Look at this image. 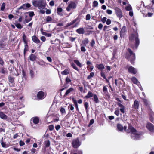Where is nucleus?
I'll use <instances>...</instances> for the list:
<instances>
[{
	"mask_svg": "<svg viewBox=\"0 0 154 154\" xmlns=\"http://www.w3.org/2000/svg\"><path fill=\"white\" fill-rule=\"evenodd\" d=\"M45 146L44 147L45 148L49 147L50 145V142L49 140H48L45 141Z\"/></svg>",
	"mask_w": 154,
	"mask_h": 154,
	"instance_id": "nucleus-34",
	"label": "nucleus"
},
{
	"mask_svg": "<svg viewBox=\"0 0 154 154\" xmlns=\"http://www.w3.org/2000/svg\"><path fill=\"white\" fill-rule=\"evenodd\" d=\"M95 44V42L94 39H92L90 43L91 47H93Z\"/></svg>",
	"mask_w": 154,
	"mask_h": 154,
	"instance_id": "nucleus-57",
	"label": "nucleus"
},
{
	"mask_svg": "<svg viewBox=\"0 0 154 154\" xmlns=\"http://www.w3.org/2000/svg\"><path fill=\"white\" fill-rule=\"evenodd\" d=\"M23 40L25 44V45H28V38L26 37L25 34L24 33L23 35Z\"/></svg>",
	"mask_w": 154,
	"mask_h": 154,
	"instance_id": "nucleus-25",
	"label": "nucleus"
},
{
	"mask_svg": "<svg viewBox=\"0 0 154 154\" xmlns=\"http://www.w3.org/2000/svg\"><path fill=\"white\" fill-rule=\"evenodd\" d=\"M125 35V26H124L120 32V36L121 38H124Z\"/></svg>",
	"mask_w": 154,
	"mask_h": 154,
	"instance_id": "nucleus-14",
	"label": "nucleus"
},
{
	"mask_svg": "<svg viewBox=\"0 0 154 154\" xmlns=\"http://www.w3.org/2000/svg\"><path fill=\"white\" fill-rule=\"evenodd\" d=\"M96 67L98 69L102 70L105 68L103 64H97L96 65Z\"/></svg>",
	"mask_w": 154,
	"mask_h": 154,
	"instance_id": "nucleus-23",
	"label": "nucleus"
},
{
	"mask_svg": "<svg viewBox=\"0 0 154 154\" xmlns=\"http://www.w3.org/2000/svg\"><path fill=\"white\" fill-rule=\"evenodd\" d=\"M0 142L1 145L3 148H6L9 147V145L8 144H6L5 143L3 142V138L0 140Z\"/></svg>",
	"mask_w": 154,
	"mask_h": 154,
	"instance_id": "nucleus-29",
	"label": "nucleus"
},
{
	"mask_svg": "<svg viewBox=\"0 0 154 154\" xmlns=\"http://www.w3.org/2000/svg\"><path fill=\"white\" fill-rule=\"evenodd\" d=\"M29 50V48H24V51H23V54L24 56H25L26 52L28 51Z\"/></svg>",
	"mask_w": 154,
	"mask_h": 154,
	"instance_id": "nucleus-62",
	"label": "nucleus"
},
{
	"mask_svg": "<svg viewBox=\"0 0 154 154\" xmlns=\"http://www.w3.org/2000/svg\"><path fill=\"white\" fill-rule=\"evenodd\" d=\"M73 91H74V89H73V88L72 87L69 88V89H68L66 91V92H65L64 95L63 96V97H65L66 96H67L70 93L73 92Z\"/></svg>",
	"mask_w": 154,
	"mask_h": 154,
	"instance_id": "nucleus-17",
	"label": "nucleus"
},
{
	"mask_svg": "<svg viewBox=\"0 0 154 154\" xmlns=\"http://www.w3.org/2000/svg\"><path fill=\"white\" fill-rule=\"evenodd\" d=\"M46 18V23H50L51 22L52 19L51 17L50 16H47Z\"/></svg>",
	"mask_w": 154,
	"mask_h": 154,
	"instance_id": "nucleus-35",
	"label": "nucleus"
},
{
	"mask_svg": "<svg viewBox=\"0 0 154 154\" xmlns=\"http://www.w3.org/2000/svg\"><path fill=\"white\" fill-rule=\"evenodd\" d=\"M101 76L103 79H106V77L105 76V74L102 71H101L100 73Z\"/></svg>",
	"mask_w": 154,
	"mask_h": 154,
	"instance_id": "nucleus-59",
	"label": "nucleus"
},
{
	"mask_svg": "<svg viewBox=\"0 0 154 154\" xmlns=\"http://www.w3.org/2000/svg\"><path fill=\"white\" fill-rule=\"evenodd\" d=\"M65 80L67 84L69 83V82H71V80L68 77H67L66 78Z\"/></svg>",
	"mask_w": 154,
	"mask_h": 154,
	"instance_id": "nucleus-58",
	"label": "nucleus"
},
{
	"mask_svg": "<svg viewBox=\"0 0 154 154\" xmlns=\"http://www.w3.org/2000/svg\"><path fill=\"white\" fill-rule=\"evenodd\" d=\"M94 75V73L93 72H91L90 73V75H88L87 77V79L89 80L91 79L93 77Z\"/></svg>",
	"mask_w": 154,
	"mask_h": 154,
	"instance_id": "nucleus-43",
	"label": "nucleus"
},
{
	"mask_svg": "<svg viewBox=\"0 0 154 154\" xmlns=\"http://www.w3.org/2000/svg\"><path fill=\"white\" fill-rule=\"evenodd\" d=\"M4 62L2 58L0 56V65L1 66H3L4 64Z\"/></svg>",
	"mask_w": 154,
	"mask_h": 154,
	"instance_id": "nucleus-61",
	"label": "nucleus"
},
{
	"mask_svg": "<svg viewBox=\"0 0 154 154\" xmlns=\"http://www.w3.org/2000/svg\"><path fill=\"white\" fill-rule=\"evenodd\" d=\"M57 11L58 14L60 15L61 14L60 13L61 12L63 11V9L61 8L58 7L57 8Z\"/></svg>",
	"mask_w": 154,
	"mask_h": 154,
	"instance_id": "nucleus-41",
	"label": "nucleus"
},
{
	"mask_svg": "<svg viewBox=\"0 0 154 154\" xmlns=\"http://www.w3.org/2000/svg\"><path fill=\"white\" fill-rule=\"evenodd\" d=\"M31 6L30 4L29 3H27L23 4V5L19 7L18 8V10H20L21 9H23L24 10H26L27 8H30Z\"/></svg>",
	"mask_w": 154,
	"mask_h": 154,
	"instance_id": "nucleus-10",
	"label": "nucleus"
},
{
	"mask_svg": "<svg viewBox=\"0 0 154 154\" xmlns=\"http://www.w3.org/2000/svg\"><path fill=\"white\" fill-rule=\"evenodd\" d=\"M33 5L35 7H38L40 10L44 9L46 7L44 0H34L32 1Z\"/></svg>",
	"mask_w": 154,
	"mask_h": 154,
	"instance_id": "nucleus-2",
	"label": "nucleus"
},
{
	"mask_svg": "<svg viewBox=\"0 0 154 154\" xmlns=\"http://www.w3.org/2000/svg\"><path fill=\"white\" fill-rule=\"evenodd\" d=\"M82 84H83L84 87L85 88H86V87L88 85V83L87 82L85 81V80L83 81V82H82Z\"/></svg>",
	"mask_w": 154,
	"mask_h": 154,
	"instance_id": "nucleus-47",
	"label": "nucleus"
},
{
	"mask_svg": "<svg viewBox=\"0 0 154 154\" xmlns=\"http://www.w3.org/2000/svg\"><path fill=\"white\" fill-rule=\"evenodd\" d=\"M0 117L3 119H6L8 118V116L3 112H0Z\"/></svg>",
	"mask_w": 154,
	"mask_h": 154,
	"instance_id": "nucleus-28",
	"label": "nucleus"
},
{
	"mask_svg": "<svg viewBox=\"0 0 154 154\" xmlns=\"http://www.w3.org/2000/svg\"><path fill=\"white\" fill-rule=\"evenodd\" d=\"M76 32L79 34H83L84 33V30L83 28H80L76 30Z\"/></svg>",
	"mask_w": 154,
	"mask_h": 154,
	"instance_id": "nucleus-26",
	"label": "nucleus"
},
{
	"mask_svg": "<svg viewBox=\"0 0 154 154\" xmlns=\"http://www.w3.org/2000/svg\"><path fill=\"white\" fill-rule=\"evenodd\" d=\"M112 57L111 58V60L112 61H115L116 59V52L115 51H113L112 53Z\"/></svg>",
	"mask_w": 154,
	"mask_h": 154,
	"instance_id": "nucleus-37",
	"label": "nucleus"
},
{
	"mask_svg": "<svg viewBox=\"0 0 154 154\" xmlns=\"http://www.w3.org/2000/svg\"><path fill=\"white\" fill-rule=\"evenodd\" d=\"M86 64L88 65L87 66V68L88 69L90 66H91V65H92V64L91 62L89 61V60H87L86 62Z\"/></svg>",
	"mask_w": 154,
	"mask_h": 154,
	"instance_id": "nucleus-46",
	"label": "nucleus"
},
{
	"mask_svg": "<svg viewBox=\"0 0 154 154\" xmlns=\"http://www.w3.org/2000/svg\"><path fill=\"white\" fill-rule=\"evenodd\" d=\"M117 130L121 132L123 130L125 131V126L124 127L120 124L118 123L117 125Z\"/></svg>",
	"mask_w": 154,
	"mask_h": 154,
	"instance_id": "nucleus-13",
	"label": "nucleus"
},
{
	"mask_svg": "<svg viewBox=\"0 0 154 154\" xmlns=\"http://www.w3.org/2000/svg\"><path fill=\"white\" fill-rule=\"evenodd\" d=\"M128 72L130 73H132L134 74H135L137 72L136 69L132 66L130 67L128 69Z\"/></svg>",
	"mask_w": 154,
	"mask_h": 154,
	"instance_id": "nucleus-18",
	"label": "nucleus"
},
{
	"mask_svg": "<svg viewBox=\"0 0 154 154\" xmlns=\"http://www.w3.org/2000/svg\"><path fill=\"white\" fill-rule=\"evenodd\" d=\"M68 109L71 111H73L74 109V107L72 105L69 104L68 106Z\"/></svg>",
	"mask_w": 154,
	"mask_h": 154,
	"instance_id": "nucleus-51",
	"label": "nucleus"
},
{
	"mask_svg": "<svg viewBox=\"0 0 154 154\" xmlns=\"http://www.w3.org/2000/svg\"><path fill=\"white\" fill-rule=\"evenodd\" d=\"M129 130L131 133V137L134 140H139L140 138V134H138L137 131L131 126L129 125Z\"/></svg>",
	"mask_w": 154,
	"mask_h": 154,
	"instance_id": "nucleus-3",
	"label": "nucleus"
},
{
	"mask_svg": "<svg viewBox=\"0 0 154 154\" xmlns=\"http://www.w3.org/2000/svg\"><path fill=\"white\" fill-rule=\"evenodd\" d=\"M115 9L117 17L120 19L122 16L121 10L118 8H116Z\"/></svg>",
	"mask_w": 154,
	"mask_h": 154,
	"instance_id": "nucleus-9",
	"label": "nucleus"
},
{
	"mask_svg": "<svg viewBox=\"0 0 154 154\" xmlns=\"http://www.w3.org/2000/svg\"><path fill=\"white\" fill-rule=\"evenodd\" d=\"M6 46V45L4 43L3 41H0V48H4Z\"/></svg>",
	"mask_w": 154,
	"mask_h": 154,
	"instance_id": "nucleus-45",
	"label": "nucleus"
},
{
	"mask_svg": "<svg viewBox=\"0 0 154 154\" xmlns=\"http://www.w3.org/2000/svg\"><path fill=\"white\" fill-rule=\"evenodd\" d=\"M93 97L92 99L95 103H97L99 102V100L96 94H93L91 91H89L85 98L86 99H88Z\"/></svg>",
	"mask_w": 154,
	"mask_h": 154,
	"instance_id": "nucleus-5",
	"label": "nucleus"
},
{
	"mask_svg": "<svg viewBox=\"0 0 154 154\" xmlns=\"http://www.w3.org/2000/svg\"><path fill=\"white\" fill-rule=\"evenodd\" d=\"M73 61L74 63L79 68H81L82 67V65L81 63L78 60H73Z\"/></svg>",
	"mask_w": 154,
	"mask_h": 154,
	"instance_id": "nucleus-30",
	"label": "nucleus"
},
{
	"mask_svg": "<svg viewBox=\"0 0 154 154\" xmlns=\"http://www.w3.org/2000/svg\"><path fill=\"white\" fill-rule=\"evenodd\" d=\"M138 34L137 31H134V33L129 36V39L130 41H133L134 40L135 41V47L132 45L130 46L133 49H136L139 45L140 41L138 38Z\"/></svg>",
	"mask_w": 154,
	"mask_h": 154,
	"instance_id": "nucleus-1",
	"label": "nucleus"
},
{
	"mask_svg": "<svg viewBox=\"0 0 154 154\" xmlns=\"http://www.w3.org/2000/svg\"><path fill=\"white\" fill-rule=\"evenodd\" d=\"M81 142L80 141L79 137L73 139L71 143L72 147L75 149L78 148L81 145Z\"/></svg>",
	"mask_w": 154,
	"mask_h": 154,
	"instance_id": "nucleus-6",
	"label": "nucleus"
},
{
	"mask_svg": "<svg viewBox=\"0 0 154 154\" xmlns=\"http://www.w3.org/2000/svg\"><path fill=\"white\" fill-rule=\"evenodd\" d=\"M127 2H128L126 0V10L128 11L132 10V8L130 5L128 4V5H126Z\"/></svg>",
	"mask_w": 154,
	"mask_h": 154,
	"instance_id": "nucleus-31",
	"label": "nucleus"
},
{
	"mask_svg": "<svg viewBox=\"0 0 154 154\" xmlns=\"http://www.w3.org/2000/svg\"><path fill=\"white\" fill-rule=\"evenodd\" d=\"M54 128V125H50L48 126V129L50 131H52Z\"/></svg>",
	"mask_w": 154,
	"mask_h": 154,
	"instance_id": "nucleus-60",
	"label": "nucleus"
},
{
	"mask_svg": "<svg viewBox=\"0 0 154 154\" xmlns=\"http://www.w3.org/2000/svg\"><path fill=\"white\" fill-rule=\"evenodd\" d=\"M8 79L9 82L10 83L12 84L13 83H14V78L12 77L11 76H9L8 77Z\"/></svg>",
	"mask_w": 154,
	"mask_h": 154,
	"instance_id": "nucleus-36",
	"label": "nucleus"
},
{
	"mask_svg": "<svg viewBox=\"0 0 154 154\" xmlns=\"http://www.w3.org/2000/svg\"><path fill=\"white\" fill-rule=\"evenodd\" d=\"M32 40L35 43L38 44L40 42V40L35 35H34L32 37Z\"/></svg>",
	"mask_w": 154,
	"mask_h": 154,
	"instance_id": "nucleus-21",
	"label": "nucleus"
},
{
	"mask_svg": "<svg viewBox=\"0 0 154 154\" xmlns=\"http://www.w3.org/2000/svg\"><path fill=\"white\" fill-rule=\"evenodd\" d=\"M78 20V18H76V19L73 20L72 21H71L70 23H68L66 26H65V28H66L67 27H68L70 26L71 25L75 23Z\"/></svg>",
	"mask_w": 154,
	"mask_h": 154,
	"instance_id": "nucleus-20",
	"label": "nucleus"
},
{
	"mask_svg": "<svg viewBox=\"0 0 154 154\" xmlns=\"http://www.w3.org/2000/svg\"><path fill=\"white\" fill-rule=\"evenodd\" d=\"M147 128L151 132H154V126L153 124L148 123L146 125Z\"/></svg>",
	"mask_w": 154,
	"mask_h": 154,
	"instance_id": "nucleus-12",
	"label": "nucleus"
},
{
	"mask_svg": "<svg viewBox=\"0 0 154 154\" xmlns=\"http://www.w3.org/2000/svg\"><path fill=\"white\" fill-rule=\"evenodd\" d=\"M89 42V40L87 38H85L82 41V43L84 46H86Z\"/></svg>",
	"mask_w": 154,
	"mask_h": 154,
	"instance_id": "nucleus-38",
	"label": "nucleus"
},
{
	"mask_svg": "<svg viewBox=\"0 0 154 154\" xmlns=\"http://www.w3.org/2000/svg\"><path fill=\"white\" fill-rule=\"evenodd\" d=\"M25 14H29V16L32 18L35 15L34 12L32 11L26 12Z\"/></svg>",
	"mask_w": 154,
	"mask_h": 154,
	"instance_id": "nucleus-40",
	"label": "nucleus"
},
{
	"mask_svg": "<svg viewBox=\"0 0 154 154\" xmlns=\"http://www.w3.org/2000/svg\"><path fill=\"white\" fill-rule=\"evenodd\" d=\"M60 112L62 114H64L66 113V111L65 109L63 107H61L60 108Z\"/></svg>",
	"mask_w": 154,
	"mask_h": 154,
	"instance_id": "nucleus-53",
	"label": "nucleus"
},
{
	"mask_svg": "<svg viewBox=\"0 0 154 154\" xmlns=\"http://www.w3.org/2000/svg\"><path fill=\"white\" fill-rule=\"evenodd\" d=\"M44 96V93L42 91L38 92L37 94V97L39 99H43Z\"/></svg>",
	"mask_w": 154,
	"mask_h": 154,
	"instance_id": "nucleus-15",
	"label": "nucleus"
},
{
	"mask_svg": "<svg viewBox=\"0 0 154 154\" xmlns=\"http://www.w3.org/2000/svg\"><path fill=\"white\" fill-rule=\"evenodd\" d=\"M98 3L97 1L94 0L93 2L92 6L94 7H97L98 6Z\"/></svg>",
	"mask_w": 154,
	"mask_h": 154,
	"instance_id": "nucleus-44",
	"label": "nucleus"
},
{
	"mask_svg": "<svg viewBox=\"0 0 154 154\" xmlns=\"http://www.w3.org/2000/svg\"><path fill=\"white\" fill-rule=\"evenodd\" d=\"M131 80L134 83L137 84L139 86V88L141 90H143V88L140 85V83L138 82L137 79L135 77H133L131 78Z\"/></svg>",
	"mask_w": 154,
	"mask_h": 154,
	"instance_id": "nucleus-11",
	"label": "nucleus"
},
{
	"mask_svg": "<svg viewBox=\"0 0 154 154\" xmlns=\"http://www.w3.org/2000/svg\"><path fill=\"white\" fill-rule=\"evenodd\" d=\"M37 56L34 54H31L29 56V59L30 61H35L37 59Z\"/></svg>",
	"mask_w": 154,
	"mask_h": 154,
	"instance_id": "nucleus-16",
	"label": "nucleus"
},
{
	"mask_svg": "<svg viewBox=\"0 0 154 154\" xmlns=\"http://www.w3.org/2000/svg\"><path fill=\"white\" fill-rule=\"evenodd\" d=\"M129 54L130 55H128L126 57L127 59H128L130 61L131 63L133 64L134 63L135 59V54L132 51L130 48H128L127 49V54Z\"/></svg>",
	"mask_w": 154,
	"mask_h": 154,
	"instance_id": "nucleus-4",
	"label": "nucleus"
},
{
	"mask_svg": "<svg viewBox=\"0 0 154 154\" xmlns=\"http://www.w3.org/2000/svg\"><path fill=\"white\" fill-rule=\"evenodd\" d=\"M84 106L86 113L88 112V107L89 106L88 103L87 102H84Z\"/></svg>",
	"mask_w": 154,
	"mask_h": 154,
	"instance_id": "nucleus-39",
	"label": "nucleus"
},
{
	"mask_svg": "<svg viewBox=\"0 0 154 154\" xmlns=\"http://www.w3.org/2000/svg\"><path fill=\"white\" fill-rule=\"evenodd\" d=\"M77 6V4L74 1H71L69 4L68 6L66 8L67 11L69 12L71 10L75 9Z\"/></svg>",
	"mask_w": 154,
	"mask_h": 154,
	"instance_id": "nucleus-8",
	"label": "nucleus"
},
{
	"mask_svg": "<svg viewBox=\"0 0 154 154\" xmlns=\"http://www.w3.org/2000/svg\"><path fill=\"white\" fill-rule=\"evenodd\" d=\"M70 64L71 66L74 69L77 70L78 71H79V69H78V68H77V67L76 66V65L73 62H71L70 63Z\"/></svg>",
	"mask_w": 154,
	"mask_h": 154,
	"instance_id": "nucleus-33",
	"label": "nucleus"
},
{
	"mask_svg": "<svg viewBox=\"0 0 154 154\" xmlns=\"http://www.w3.org/2000/svg\"><path fill=\"white\" fill-rule=\"evenodd\" d=\"M82 151L81 150H79L77 152V153L71 152L70 154H82Z\"/></svg>",
	"mask_w": 154,
	"mask_h": 154,
	"instance_id": "nucleus-52",
	"label": "nucleus"
},
{
	"mask_svg": "<svg viewBox=\"0 0 154 154\" xmlns=\"http://www.w3.org/2000/svg\"><path fill=\"white\" fill-rule=\"evenodd\" d=\"M0 73L3 74H5L8 73V71L7 69L4 67H1L0 69Z\"/></svg>",
	"mask_w": 154,
	"mask_h": 154,
	"instance_id": "nucleus-19",
	"label": "nucleus"
},
{
	"mask_svg": "<svg viewBox=\"0 0 154 154\" xmlns=\"http://www.w3.org/2000/svg\"><path fill=\"white\" fill-rule=\"evenodd\" d=\"M46 14H49L51 13V10L47 9V8H46Z\"/></svg>",
	"mask_w": 154,
	"mask_h": 154,
	"instance_id": "nucleus-63",
	"label": "nucleus"
},
{
	"mask_svg": "<svg viewBox=\"0 0 154 154\" xmlns=\"http://www.w3.org/2000/svg\"><path fill=\"white\" fill-rule=\"evenodd\" d=\"M105 97L107 99H109L110 98V94L108 92L104 94Z\"/></svg>",
	"mask_w": 154,
	"mask_h": 154,
	"instance_id": "nucleus-54",
	"label": "nucleus"
},
{
	"mask_svg": "<svg viewBox=\"0 0 154 154\" xmlns=\"http://www.w3.org/2000/svg\"><path fill=\"white\" fill-rule=\"evenodd\" d=\"M5 3L3 2L2 3L1 8V11H3L5 8Z\"/></svg>",
	"mask_w": 154,
	"mask_h": 154,
	"instance_id": "nucleus-49",
	"label": "nucleus"
},
{
	"mask_svg": "<svg viewBox=\"0 0 154 154\" xmlns=\"http://www.w3.org/2000/svg\"><path fill=\"white\" fill-rule=\"evenodd\" d=\"M139 106V102L138 101L135 100L134 102L133 107L135 109H138Z\"/></svg>",
	"mask_w": 154,
	"mask_h": 154,
	"instance_id": "nucleus-32",
	"label": "nucleus"
},
{
	"mask_svg": "<svg viewBox=\"0 0 154 154\" xmlns=\"http://www.w3.org/2000/svg\"><path fill=\"white\" fill-rule=\"evenodd\" d=\"M42 34L48 37H50L52 35V34L51 33H47L46 32H42Z\"/></svg>",
	"mask_w": 154,
	"mask_h": 154,
	"instance_id": "nucleus-42",
	"label": "nucleus"
},
{
	"mask_svg": "<svg viewBox=\"0 0 154 154\" xmlns=\"http://www.w3.org/2000/svg\"><path fill=\"white\" fill-rule=\"evenodd\" d=\"M70 71L69 69H66L63 71L61 72V73L63 75H67L69 73Z\"/></svg>",
	"mask_w": 154,
	"mask_h": 154,
	"instance_id": "nucleus-24",
	"label": "nucleus"
},
{
	"mask_svg": "<svg viewBox=\"0 0 154 154\" xmlns=\"http://www.w3.org/2000/svg\"><path fill=\"white\" fill-rule=\"evenodd\" d=\"M40 121L39 117L38 116H35L32 117L30 120V124L31 126L33 128H35L34 125L38 124Z\"/></svg>",
	"mask_w": 154,
	"mask_h": 154,
	"instance_id": "nucleus-7",
	"label": "nucleus"
},
{
	"mask_svg": "<svg viewBox=\"0 0 154 154\" xmlns=\"http://www.w3.org/2000/svg\"><path fill=\"white\" fill-rule=\"evenodd\" d=\"M103 91L104 94L107 93L108 92L107 88L105 86H104L103 87Z\"/></svg>",
	"mask_w": 154,
	"mask_h": 154,
	"instance_id": "nucleus-48",
	"label": "nucleus"
},
{
	"mask_svg": "<svg viewBox=\"0 0 154 154\" xmlns=\"http://www.w3.org/2000/svg\"><path fill=\"white\" fill-rule=\"evenodd\" d=\"M94 119H91L90 121V122L88 124V127H90L92 124L94 123Z\"/></svg>",
	"mask_w": 154,
	"mask_h": 154,
	"instance_id": "nucleus-55",
	"label": "nucleus"
},
{
	"mask_svg": "<svg viewBox=\"0 0 154 154\" xmlns=\"http://www.w3.org/2000/svg\"><path fill=\"white\" fill-rule=\"evenodd\" d=\"M143 101L144 104L146 106H147L148 104V101L146 99H143Z\"/></svg>",
	"mask_w": 154,
	"mask_h": 154,
	"instance_id": "nucleus-64",
	"label": "nucleus"
},
{
	"mask_svg": "<svg viewBox=\"0 0 154 154\" xmlns=\"http://www.w3.org/2000/svg\"><path fill=\"white\" fill-rule=\"evenodd\" d=\"M116 100H117L118 101V102H117L116 103V104L118 105V106L121 107L122 108L124 107V106L122 105V104H121V103H122V101L119 98L117 97L116 98Z\"/></svg>",
	"mask_w": 154,
	"mask_h": 154,
	"instance_id": "nucleus-27",
	"label": "nucleus"
},
{
	"mask_svg": "<svg viewBox=\"0 0 154 154\" xmlns=\"http://www.w3.org/2000/svg\"><path fill=\"white\" fill-rule=\"evenodd\" d=\"M72 101H73L74 103V105L75 106L77 111L79 112V110L78 108V105L76 100L75 99L74 97H73L72 98Z\"/></svg>",
	"mask_w": 154,
	"mask_h": 154,
	"instance_id": "nucleus-22",
	"label": "nucleus"
},
{
	"mask_svg": "<svg viewBox=\"0 0 154 154\" xmlns=\"http://www.w3.org/2000/svg\"><path fill=\"white\" fill-rule=\"evenodd\" d=\"M37 63L39 65L41 66H43L45 65V62L43 60H40V61H38Z\"/></svg>",
	"mask_w": 154,
	"mask_h": 154,
	"instance_id": "nucleus-56",
	"label": "nucleus"
},
{
	"mask_svg": "<svg viewBox=\"0 0 154 154\" xmlns=\"http://www.w3.org/2000/svg\"><path fill=\"white\" fill-rule=\"evenodd\" d=\"M16 26L18 29H21L23 28V26L20 23H18L15 24Z\"/></svg>",
	"mask_w": 154,
	"mask_h": 154,
	"instance_id": "nucleus-50",
	"label": "nucleus"
}]
</instances>
